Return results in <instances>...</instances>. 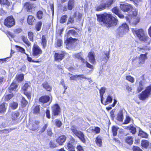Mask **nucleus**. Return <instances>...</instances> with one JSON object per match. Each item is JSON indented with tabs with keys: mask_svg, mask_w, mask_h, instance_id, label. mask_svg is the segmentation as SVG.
Wrapping results in <instances>:
<instances>
[{
	"mask_svg": "<svg viewBox=\"0 0 151 151\" xmlns=\"http://www.w3.org/2000/svg\"><path fill=\"white\" fill-rule=\"evenodd\" d=\"M97 19L101 24H103L107 27L116 26L118 20L110 14L104 13L102 14L97 15Z\"/></svg>",
	"mask_w": 151,
	"mask_h": 151,
	"instance_id": "obj_1",
	"label": "nucleus"
},
{
	"mask_svg": "<svg viewBox=\"0 0 151 151\" xmlns=\"http://www.w3.org/2000/svg\"><path fill=\"white\" fill-rule=\"evenodd\" d=\"M114 0H102L96 8L97 11H100L109 8L112 4Z\"/></svg>",
	"mask_w": 151,
	"mask_h": 151,
	"instance_id": "obj_2",
	"label": "nucleus"
},
{
	"mask_svg": "<svg viewBox=\"0 0 151 151\" xmlns=\"http://www.w3.org/2000/svg\"><path fill=\"white\" fill-rule=\"evenodd\" d=\"M151 93V85L147 87L145 90L139 95V98L141 100L143 101L148 98Z\"/></svg>",
	"mask_w": 151,
	"mask_h": 151,
	"instance_id": "obj_3",
	"label": "nucleus"
},
{
	"mask_svg": "<svg viewBox=\"0 0 151 151\" xmlns=\"http://www.w3.org/2000/svg\"><path fill=\"white\" fill-rule=\"evenodd\" d=\"M129 29L128 26L126 23L122 24L117 30V34L119 37H122L128 32Z\"/></svg>",
	"mask_w": 151,
	"mask_h": 151,
	"instance_id": "obj_4",
	"label": "nucleus"
},
{
	"mask_svg": "<svg viewBox=\"0 0 151 151\" xmlns=\"http://www.w3.org/2000/svg\"><path fill=\"white\" fill-rule=\"evenodd\" d=\"M32 55L35 58H38L42 54V51L40 47L35 44L33 45L32 49Z\"/></svg>",
	"mask_w": 151,
	"mask_h": 151,
	"instance_id": "obj_5",
	"label": "nucleus"
},
{
	"mask_svg": "<svg viewBox=\"0 0 151 151\" xmlns=\"http://www.w3.org/2000/svg\"><path fill=\"white\" fill-rule=\"evenodd\" d=\"M15 24V20L12 16L8 17L4 20V25L8 27H11L14 26Z\"/></svg>",
	"mask_w": 151,
	"mask_h": 151,
	"instance_id": "obj_6",
	"label": "nucleus"
},
{
	"mask_svg": "<svg viewBox=\"0 0 151 151\" xmlns=\"http://www.w3.org/2000/svg\"><path fill=\"white\" fill-rule=\"evenodd\" d=\"M132 31L133 33L136 34L138 38H147V35L142 29L137 30L132 29Z\"/></svg>",
	"mask_w": 151,
	"mask_h": 151,
	"instance_id": "obj_7",
	"label": "nucleus"
},
{
	"mask_svg": "<svg viewBox=\"0 0 151 151\" xmlns=\"http://www.w3.org/2000/svg\"><path fill=\"white\" fill-rule=\"evenodd\" d=\"M52 118L53 116H56L59 115L61 112L60 108L58 104H55L52 108Z\"/></svg>",
	"mask_w": 151,
	"mask_h": 151,
	"instance_id": "obj_8",
	"label": "nucleus"
},
{
	"mask_svg": "<svg viewBox=\"0 0 151 151\" xmlns=\"http://www.w3.org/2000/svg\"><path fill=\"white\" fill-rule=\"evenodd\" d=\"M65 53L64 51H59L55 52L54 55L55 61H59L62 60L65 56Z\"/></svg>",
	"mask_w": 151,
	"mask_h": 151,
	"instance_id": "obj_9",
	"label": "nucleus"
},
{
	"mask_svg": "<svg viewBox=\"0 0 151 151\" xmlns=\"http://www.w3.org/2000/svg\"><path fill=\"white\" fill-rule=\"evenodd\" d=\"M120 8L123 11L129 12H130L132 9V7L129 4L125 3L123 4H121L120 5Z\"/></svg>",
	"mask_w": 151,
	"mask_h": 151,
	"instance_id": "obj_10",
	"label": "nucleus"
},
{
	"mask_svg": "<svg viewBox=\"0 0 151 151\" xmlns=\"http://www.w3.org/2000/svg\"><path fill=\"white\" fill-rule=\"evenodd\" d=\"M24 6L27 9L28 12H30L34 10V9L36 7V5L35 4L27 2L25 3Z\"/></svg>",
	"mask_w": 151,
	"mask_h": 151,
	"instance_id": "obj_11",
	"label": "nucleus"
},
{
	"mask_svg": "<svg viewBox=\"0 0 151 151\" xmlns=\"http://www.w3.org/2000/svg\"><path fill=\"white\" fill-rule=\"evenodd\" d=\"M147 53H145V54H141L140 55V57L137 58L133 60V61H134L136 60H138L139 63V64H142L144 63L146 59H147Z\"/></svg>",
	"mask_w": 151,
	"mask_h": 151,
	"instance_id": "obj_12",
	"label": "nucleus"
},
{
	"mask_svg": "<svg viewBox=\"0 0 151 151\" xmlns=\"http://www.w3.org/2000/svg\"><path fill=\"white\" fill-rule=\"evenodd\" d=\"M76 41L77 39L76 38H66V40H65V43L67 46L71 47L73 43Z\"/></svg>",
	"mask_w": 151,
	"mask_h": 151,
	"instance_id": "obj_13",
	"label": "nucleus"
},
{
	"mask_svg": "<svg viewBox=\"0 0 151 151\" xmlns=\"http://www.w3.org/2000/svg\"><path fill=\"white\" fill-rule=\"evenodd\" d=\"M89 61L92 64H95L96 60L95 58V53L94 52H91L88 54Z\"/></svg>",
	"mask_w": 151,
	"mask_h": 151,
	"instance_id": "obj_14",
	"label": "nucleus"
},
{
	"mask_svg": "<svg viewBox=\"0 0 151 151\" xmlns=\"http://www.w3.org/2000/svg\"><path fill=\"white\" fill-rule=\"evenodd\" d=\"M109 53L107 51L104 53V55L102 56L101 60L103 64H106L108 61V60L109 58Z\"/></svg>",
	"mask_w": 151,
	"mask_h": 151,
	"instance_id": "obj_15",
	"label": "nucleus"
},
{
	"mask_svg": "<svg viewBox=\"0 0 151 151\" xmlns=\"http://www.w3.org/2000/svg\"><path fill=\"white\" fill-rule=\"evenodd\" d=\"M18 84L16 82L14 81L11 84L10 87L8 89L7 91L11 92L12 91L16 90V88L17 87Z\"/></svg>",
	"mask_w": 151,
	"mask_h": 151,
	"instance_id": "obj_16",
	"label": "nucleus"
},
{
	"mask_svg": "<svg viewBox=\"0 0 151 151\" xmlns=\"http://www.w3.org/2000/svg\"><path fill=\"white\" fill-rule=\"evenodd\" d=\"M141 145L142 147L145 148L149 147L151 149V143L146 140H143L141 141Z\"/></svg>",
	"mask_w": 151,
	"mask_h": 151,
	"instance_id": "obj_17",
	"label": "nucleus"
},
{
	"mask_svg": "<svg viewBox=\"0 0 151 151\" xmlns=\"http://www.w3.org/2000/svg\"><path fill=\"white\" fill-rule=\"evenodd\" d=\"M145 87V83L143 81H140L137 86V91L138 93H139L144 89Z\"/></svg>",
	"mask_w": 151,
	"mask_h": 151,
	"instance_id": "obj_18",
	"label": "nucleus"
},
{
	"mask_svg": "<svg viewBox=\"0 0 151 151\" xmlns=\"http://www.w3.org/2000/svg\"><path fill=\"white\" fill-rule=\"evenodd\" d=\"M66 137L65 135L60 136L56 140V142L60 145H62L66 140Z\"/></svg>",
	"mask_w": 151,
	"mask_h": 151,
	"instance_id": "obj_19",
	"label": "nucleus"
},
{
	"mask_svg": "<svg viewBox=\"0 0 151 151\" xmlns=\"http://www.w3.org/2000/svg\"><path fill=\"white\" fill-rule=\"evenodd\" d=\"M50 97L49 96H43L40 97L39 99L40 102L44 104L47 103L49 101Z\"/></svg>",
	"mask_w": 151,
	"mask_h": 151,
	"instance_id": "obj_20",
	"label": "nucleus"
},
{
	"mask_svg": "<svg viewBox=\"0 0 151 151\" xmlns=\"http://www.w3.org/2000/svg\"><path fill=\"white\" fill-rule=\"evenodd\" d=\"M151 49V48L150 47L145 46H143L142 47H137V50L141 52H142L147 53L146 51L147 50L149 51Z\"/></svg>",
	"mask_w": 151,
	"mask_h": 151,
	"instance_id": "obj_21",
	"label": "nucleus"
},
{
	"mask_svg": "<svg viewBox=\"0 0 151 151\" xmlns=\"http://www.w3.org/2000/svg\"><path fill=\"white\" fill-rule=\"evenodd\" d=\"M76 135L78 137L83 143L86 142L84 135L82 132L81 131H79L78 134H76Z\"/></svg>",
	"mask_w": 151,
	"mask_h": 151,
	"instance_id": "obj_22",
	"label": "nucleus"
},
{
	"mask_svg": "<svg viewBox=\"0 0 151 151\" xmlns=\"http://www.w3.org/2000/svg\"><path fill=\"white\" fill-rule=\"evenodd\" d=\"M35 18L32 16L29 15L28 17L27 18V22L29 25H32L35 22Z\"/></svg>",
	"mask_w": 151,
	"mask_h": 151,
	"instance_id": "obj_23",
	"label": "nucleus"
},
{
	"mask_svg": "<svg viewBox=\"0 0 151 151\" xmlns=\"http://www.w3.org/2000/svg\"><path fill=\"white\" fill-rule=\"evenodd\" d=\"M131 12H130V14L129 17H127L126 19L127 20L129 21V18L130 17H136L137 14V12L136 10L135 9H132V8L131 10Z\"/></svg>",
	"mask_w": 151,
	"mask_h": 151,
	"instance_id": "obj_24",
	"label": "nucleus"
},
{
	"mask_svg": "<svg viewBox=\"0 0 151 151\" xmlns=\"http://www.w3.org/2000/svg\"><path fill=\"white\" fill-rule=\"evenodd\" d=\"M19 116V113L17 111H15L12 114V119L13 120H15L17 119Z\"/></svg>",
	"mask_w": 151,
	"mask_h": 151,
	"instance_id": "obj_25",
	"label": "nucleus"
},
{
	"mask_svg": "<svg viewBox=\"0 0 151 151\" xmlns=\"http://www.w3.org/2000/svg\"><path fill=\"white\" fill-rule=\"evenodd\" d=\"M40 123V122L38 121H35L32 124V129L34 131L36 130L38 128V124Z\"/></svg>",
	"mask_w": 151,
	"mask_h": 151,
	"instance_id": "obj_26",
	"label": "nucleus"
},
{
	"mask_svg": "<svg viewBox=\"0 0 151 151\" xmlns=\"http://www.w3.org/2000/svg\"><path fill=\"white\" fill-rule=\"evenodd\" d=\"M74 0H69L68 3V8L69 10H71L74 7Z\"/></svg>",
	"mask_w": 151,
	"mask_h": 151,
	"instance_id": "obj_27",
	"label": "nucleus"
},
{
	"mask_svg": "<svg viewBox=\"0 0 151 151\" xmlns=\"http://www.w3.org/2000/svg\"><path fill=\"white\" fill-rule=\"evenodd\" d=\"M42 86L43 88H44L47 91H51L52 88L47 82H45L43 83L42 84Z\"/></svg>",
	"mask_w": 151,
	"mask_h": 151,
	"instance_id": "obj_28",
	"label": "nucleus"
},
{
	"mask_svg": "<svg viewBox=\"0 0 151 151\" xmlns=\"http://www.w3.org/2000/svg\"><path fill=\"white\" fill-rule=\"evenodd\" d=\"M4 103H2L0 105V113L4 114L6 111V108Z\"/></svg>",
	"mask_w": 151,
	"mask_h": 151,
	"instance_id": "obj_29",
	"label": "nucleus"
},
{
	"mask_svg": "<svg viewBox=\"0 0 151 151\" xmlns=\"http://www.w3.org/2000/svg\"><path fill=\"white\" fill-rule=\"evenodd\" d=\"M138 136L142 137V138H147L148 137V134L143 131L141 129H140L138 134Z\"/></svg>",
	"mask_w": 151,
	"mask_h": 151,
	"instance_id": "obj_30",
	"label": "nucleus"
},
{
	"mask_svg": "<svg viewBox=\"0 0 151 151\" xmlns=\"http://www.w3.org/2000/svg\"><path fill=\"white\" fill-rule=\"evenodd\" d=\"M128 128L129 130H131L130 132L133 134H135L136 132V128L133 125H130L128 127Z\"/></svg>",
	"mask_w": 151,
	"mask_h": 151,
	"instance_id": "obj_31",
	"label": "nucleus"
},
{
	"mask_svg": "<svg viewBox=\"0 0 151 151\" xmlns=\"http://www.w3.org/2000/svg\"><path fill=\"white\" fill-rule=\"evenodd\" d=\"M125 141L129 145H131L133 142V138L132 136H129L126 139Z\"/></svg>",
	"mask_w": 151,
	"mask_h": 151,
	"instance_id": "obj_32",
	"label": "nucleus"
},
{
	"mask_svg": "<svg viewBox=\"0 0 151 151\" xmlns=\"http://www.w3.org/2000/svg\"><path fill=\"white\" fill-rule=\"evenodd\" d=\"M21 102V105L23 107H25L28 104V102L23 97H22Z\"/></svg>",
	"mask_w": 151,
	"mask_h": 151,
	"instance_id": "obj_33",
	"label": "nucleus"
},
{
	"mask_svg": "<svg viewBox=\"0 0 151 151\" xmlns=\"http://www.w3.org/2000/svg\"><path fill=\"white\" fill-rule=\"evenodd\" d=\"M117 119L120 121H122L123 120V116L122 112L120 111L118 114L117 117Z\"/></svg>",
	"mask_w": 151,
	"mask_h": 151,
	"instance_id": "obj_34",
	"label": "nucleus"
},
{
	"mask_svg": "<svg viewBox=\"0 0 151 151\" xmlns=\"http://www.w3.org/2000/svg\"><path fill=\"white\" fill-rule=\"evenodd\" d=\"M71 130L73 133L76 135L79 131L77 130V127L75 125H72L71 128Z\"/></svg>",
	"mask_w": 151,
	"mask_h": 151,
	"instance_id": "obj_35",
	"label": "nucleus"
},
{
	"mask_svg": "<svg viewBox=\"0 0 151 151\" xmlns=\"http://www.w3.org/2000/svg\"><path fill=\"white\" fill-rule=\"evenodd\" d=\"M29 84L30 83H25L22 88V90L24 91H27L28 89H30L31 88Z\"/></svg>",
	"mask_w": 151,
	"mask_h": 151,
	"instance_id": "obj_36",
	"label": "nucleus"
},
{
	"mask_svg": "<svg viewBox=\"0 0 151 151\" xmlns=\"http://www.w3.org/2000/svg\"><path fill=\"white\" fill-rule=\"evenodd\" d=\"M18 106V104L17 102H13L10 104V107L13 109H16Z\"/></svg>",
	"mask_w": 151,
	"mask_h": 151,
	"instance_id": "obj_37",
	"label": "nucleus"
},
{
	"mask_svg": "<svg viewBox=\"0 0 151 151\" xmlns=\"http://www.w3.org/2000/svg\"><path fill=\"white\" fill-rule=\"evenodd\" d=\"M96 142V144L99 146H101L102 145V140L100 137H98L96 138V139L95 140Z\"/></svg>",
	"mask_w": 151,
	"mask_h": 151,
	"instance_id": "obj_38",
	"label": "nucleus"
},
{
	"mask_svg": "<svg viewBox=\"0 0 151 151\" xmlns=\"http://www.w3.org/2000/svg\"><path fill=\"white\" fill-rule=\"evenodd\" d=\"M15 47L17 50L19 52H21L22 53H24L25 54V50L23 48L17 45Z\"/></svg>",
	"mask_w": 151,
	"mask_h": 151,
	"instance_id": "obj_39",
	"label": "nucleus"
},
{
	"mask_svg": "<svg viewBox=\"0 0 151 151\" xmlns=\"http://www.w3.org/2000/svg\"><path fill=\"white\" fill-rule=\"evenodd\" d=\"M112 100V99L111 96H108L106 101H105L104 103L103 104H104L105 105H106L109 103H111Z\"/></svg>",
	"mask_w": 151,
	"mask_h": 151,
	"instance_id": "obj_40",
	"label": "nucleus"
},
{
	"mask_svg": "<svg viewBox=\"0 0 151 151\" xmlns=\"http://www.w3.org/2000/svg\"><path fill=\"white\" fill-rule=\"evenodd\" d=\"M67 16L66 15H64L62 16L60 20V22L61 23H63L66 22Z\"/></svg>",
	"mask_w": 151,
	"mask_h": 151,
	"instance_id": "obj_41",
	"label": "nucleus"
},
{
	"mask_svg": "<svg viewBox=\"0 0 151 151\" xmlns=\"http://www.w3.org/2000/svg\"><path fill=\"white\" fill-rule=\"evenodd\" d=\"M40 108L39 106H37L35 107L33 110V113L35 114H38L39 113Z\"/></svg>",
	"mask_w": 151,
	"mask_h": 151,
	"instance_id": "obj_42",
	"label": "nucleus"
},
{
	"mask_svg": "<svg viewBox=\"0 0 151 151\" xmlns=\"http://www.w3.org/2000/svg\"><path fill=\"white\" fill-rule=\"evenodd\" d=\"M41 45L42 46V48L45 49L47 46V40L46 38H42Z\"/></svg>",
	"mask_w": 151,
	"mask_h": 151,
	"instance_id": "obj_43",
	"label": "nucleus"
},
{
	"mask_svg": "<svg viewBox=\"0 0 151 151\" xmlns=\"http://www.w3.org/2000/svg\"><path fill=\"white\" fill-rule=\"evenodd\" d=\"M13 96V93L6 95L4 96V100L6 101H7L12 98Z\"/></svg>",
	"mask_w": 151,
	"mask_h": 151,
	"instance_id": "obj_44",
	"label": "nucleus"
},
{
	"mask_svg": "<svg viewBox=\"0 0 151 151\" xmlns=\"http://www.w3.org/2000/svg\"><path fill=\"white\" fill-rule=\"evenodd\" d=\"M62 40L61 39H58L55 43L56 47H60L62 45Z\"/></svg>",
	"mask_w": 151,
	"mask_h": 151,
	"instance_id": "obj_45",
	"label": "nucleus"
},
{
	"mask_svg": "<svg viewBox=\"0 0 151 151\" xmlns=\"http://www.w3.org/2000/svg\"><path fill=\"white\" fill-rule=\"evenodd\" d=\"M42 25V22H39L37 23L35 27L37 31H39L40 30Z\"/></svg>",
	"mask_w": 151,
	"mask_h": 151,
	"instance_id": "obj_46",
	"label": "nucleus"
},
{
	"mask_svg": "<svg viewBox=\"0 0 151 151\" xmlns=\"http://www.w3.org/2000/svg\"><path fill=\"white\" fill-rule=\"evenodd\" d=\"M77 77H79L80 78V79L81 80L83 79H87L89 81V82H91V81H92V80L91 78H87L84 76V75L83 74L77 75Z\"/></svg>",
	"mask_w": 151,
	"mask_h": 151,
	"instance_id": "obj_47",
	"label": "nucleus"
},
{
	"mask_svg": "<svg viewBox=\"0 0 151 151\" xmlns=\"http://www.w3.org/2000/svg\"><path fill=\"white\" fill-rule=\"evenodd\" d=\"M0 3L1 4L6 5L7 6H9L10 4L8 0H0Z\"/></svg>",
	"mask_w": 151,
	"mask_h": 151,
	"instance_id": "obj_48",
	"label": "nucleus"
},
{
	"mask_svg": "<svg viewBox=\"0 0 151 151\" xmlns=\"http://www.w3.org/2000/svg\"><path fill=\"white\" fill-rule=\"evenodd\" d=\"M118 128L114 126H113L112 127V132L113 133V135L114 136H116L117 134V131Z\"/></svg>",
	"mask_w": 151,
	"mask_h": 151,
	"instance_id": "obj_49",
	"label": "nucleus"
},
{
	"mask_svg": "<svg viewBox=\"0 0 151 151\" xmlns=\"http://www.w3.org/2000/svg\"><path fill=\"white\" fill-rule=\"evenodd\" d=\"M43 13L41 11H38L37 14V16L39 19H41L43 16Z\"/></svg>",
	"mask_w": 151,
	"mask_h": 151,
	"instance_id": "obj_50",
	"label": "nucleus"
},
{
	"mask_svg": "<svg viewBox=\"0 0 151 151\" xmlns=\"http://www.w3.org/2000/svg\"><path fill=\"white\" fill-rule=\"evenodd\" d=\"M131 120V118L129 116H126L124 121L123 123L124 124H127L129 123Z\"/></svg>",
	"mask_w": 151,
	"mask_h": 151,
	"instance_id": "obj_51",
	"label": "nucleus"
},
{
	"mask_svg": "<svg viewBox=\"0 0 151 151\" xmlns=\"http://www.w3.org/2000/svg\"><path fill=\"white\" fill-rule=\"evenodd\" d=\"M112 10V12L116 15L120 12L119 8L116 7L113 8Z\"/></svg>",
	"mask_w": 151,
	"mask_h": 151,
	"instance_id": "obj_52",
	"label": "nucleus"
},
{
	"mask_svg": "<svg viewBox=\"0 0 151 151\" xmlns=\"http://www.w3.org/2000/svg\"><path fill=\"white\" fill-rule=\"evenodd\" d=\"M141 41H143L145 43L149 44L151 41L150 38H139Z\"/></svg>",
	"mask_w": 151,
	"mask_h": 151,
	"instance_id": "obj_53",
	"label": "nucleus"
},
{
	"mask_svg": "<svg viewBox=\"0 0 151 151\" xmlns=\"http://www.w3.org/2000/svg\"><path fill=\"white\" fill-rule=\"evenodd\" d=\"M24 75L23 74L19 75L17 76V79L19 81H22L24 79Z\"/></svg>",
	"mask_w": 151,
	"mask_h": 151,
	"instance_id": "obj_54",
	"label": "nucleus"
},
{
	"mask_svg": "<svg viewBox=\"0 0 151 151\" xmlns=\"http://www.w3.org/2000/svg\"><path fill=\"white\" fill-rule=\"evenodd\" d=\"M75 33L76 32L74 30H70L69 31L68 33V37H69V38H72L70 36L71 35H74Z\"/></svg>",
	"mask_w": 151,
	"mask_h": 151,
	"instance_id": "obj_55",
	"label": "nucleus"
},
{
	"mask_svg": "<svg viewBox=\"0 0 151 151\" xmlns=\"http://www.w3.org/2000/svg\"><path fill=\"white\" fill-rule=\"evenodd\" d=\"M63 30V29H60L59 30H58V31H57V32L56 33V36L58 37H62L61 36V34Z\"/></svg>",
	"mask_w": 151,
	"mask_h": 151,
	"instance_id": "obj_56",
	"label": "nucleus"
},
{
	"mask_svg": "<svg viewBox=\"0 0 151 151\" xmlns=\"http://www.w3.org/2000/svg\"><path fill=\"white\" fill-rule=\"evenodd\" d=\"M55 124L58 127H60L62 124L61 122L58 119L56 120Z\"/></svg>",
	"mask_w": 151,
	"mask_h": 151,
	"instance_id": "obj_57",
	"label": "nucleus"
},
{
	"mask_svg": "<svg viewBox=\"0 0 151 151\" xmlns=\"http://www.w3.org/2000/svg\"><path fill=\"white\" fill-rule=\"evenodd\" d=\"M48 126V125L47 124H45L43 126V127L41 128V129L39 131L40 133H42L44 132L46 129L47 127Z\"/></svg>",
	"mask_w": 151,
	"mask_h": 151,
	"instance_id": "obj_58",
	"label": "nucleus"
},
{
	"mask_svg": "<svg viewBox=\"0 0 151 151\" xmlns=\"http://www.w3.org/2000/svg\"><path fill=\"white\" fill-rule=\"evenodd\" d=\"M132 150L133 151H143L139 147L133 146Z\"/></svg>",
	"mask_w": 151,
	"mask_h": 151,
	"instance_id": "obj_59",
	"label": "nucleus"
},
{
	"mask_svg": "<svg viewBox=\"0 0 151 151\" xmlns=\"http://www.w3.org/2000/svg\"><path fill=\"white\" fill-rule=\"evenodd\" d=\"M67 146L68 149L74 148L75 147L74 144L69 142L67 143Z\"/></svg>",
	"mask_w": 151,
	"mask_h": 151,
	"instance_id": "obj_60",
	"label": "nucleus"
},
{
	"mask_svg": "<svg viewBox=\"0 0 151 151\" xmlns=\"http://www.w3.org/2000/svg\"><path fill=\"white\" fill-rule=\"evenodd\" d=\"M106 89V88L104 87H102L99 90L100 94H104V93H105Z\"/></svg>",
	"mask_w": 151,
	"mask_h": 151,
	"instance_id": "obj_61",
	"label": "nucleus"
},
{
	"mask_svg": "<svg viewBox=\"0 0 151 151\" xmlns=\"http://www.w3.org/2000/svg\"><path fill=\"white\" fill-rule=\"evenodd\" d=\"M49 146L51 148H55L57 147V145L55 143L51 141L49 143Z\"/></svg>",
	"mask_w": 151,
	"mask_h": 151,
	"instance_id": "obj_62",
	"label": "nucleus"
},
{
	"mask_svg": "<svg viewBox=\"0 0 151 151\" xmlns=\"http://www.w3.org/2000/svg\"><path fill=\"white\" fill-rule=\"evenodd\" d=\"M126 78L127 80L132 83H133L134 81V78L130 76H127L126 77Z\"/></svg>",
	"mask_w": 151,
	"mask_h": 151,
	"instance_id": "obj_63",
	"label": "nucleus"
},
{
	"mask_svg": "<svg viewBox=\"0 0 151 151\" xmlns=\"http://www.w3.org/2000/svg\"><path fill=\"white\" fill-rule=\"evenodd\" d=\"M24 93L28 99H29L31 98V93L29 91H25L24 92Z\"/></svg>",
	"mask_w": 151,
	"mask_h": 151,
	"instance_id": "obj_64",
	"label": "nucleus"
}]
</instances>
